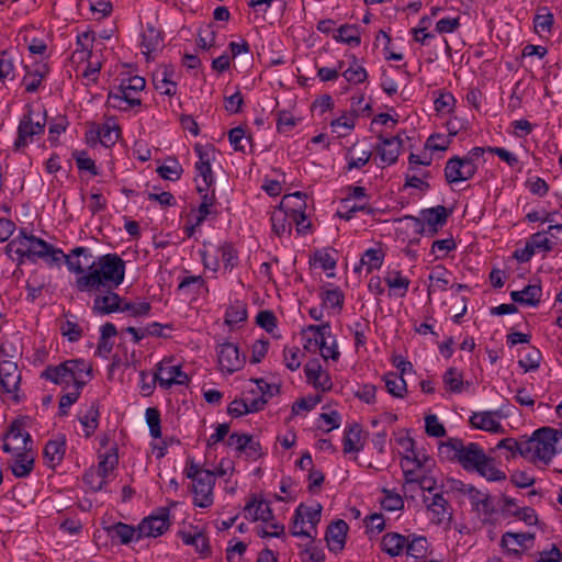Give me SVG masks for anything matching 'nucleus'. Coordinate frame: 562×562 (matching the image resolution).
<instances>
[{"label": "nucleus", "mask_w": 562, "mask_h": 562, "mask_svg": "<svg viewBox=\"0 0 562 562\" xmlns=\"http://www.w3.org/2000/svg\"><path fill=\"white\" fill-rule=\"evenodd\" d=\"M400 464L407 483H420L428 491L432 488L426 485V476L435 467V460L423 446L401 458Z\"/></svg>", "instance_id": "16"}, {"label": "nucleus", "mask_w": 562, "mask_h": 562, "mask_svg": "<svg viewBox=\"0 0 562 562\" xmlns=\"http://www.w3.org/2000/svg\"><path fill=\"white\" fill-rule=\"evenodd\" d=\"M45 115L42 111L26 110L18 126V137L14 147L22 149L35 140V137L44 133Z\"/></svg>", "instance_id": "17"}, {"label": "nucleus", "mask_w": 562, "mask_h": 562, "mask_svg": "<svg viewBox=\"0 0 562 562\" xmlns=\"http://www.w3.org/2000/svg\"><path fill=\"white\" fill-rule=\"evenodd\" d=\"M559 234H562V223L550 224L547 229L533 233L528 240L536 254H549L558 245Z\"/></svg>", "instance_id": "27"}, {"label": "nucleus", "mask_w": 562, "mask_h": 562, "mask_svg": "<svg viewBox=\"0 0 562 562\" xmlns=\"http://www.w3.org/2000/svg\"><path fill=\"white\" fill-rule=\"evenodd\" d=\"M11 471L15 477H27L34 469V453L32 450L21 453H11Z\"/></svg>", "instance_id": "56"}, {"label": "nucleus", "mask_w": 562, "mask_h": 562, "mask_svg": "<svg viewBox=\"0 0 562 562\" xmlns=\"http://www.w3.org/2000/svg\"><path fill=\"white\" fill-rule=\"evenodd\" d=\"M169 528V514L162 509L158 514L144 518L138 525V535L145 537H159Z\"/></svg>", "instance_id": "35"}, {"label": "nucleus", "mask_w": 562, "mask_h": 562, "mask_svg": "<svg viewBox=\"0 0 562 562\" xmlns=\"http://www.w3.org/2000/svg\"><path fill=\"white\" fill-rule=\"evenodd\" d=\"M121 135V128L117 121L108 117L101 124H93L86 132V139L89 144L101 143L105 147L113 146Z\"/></svg>", "instance_id": "24"}, {"label": "nucleus", "mask_w": 562, "mask_h": 562, "mask_svg": "<svg viewBox=\"0 0 562 562\" xmlns=\"http://www.w3.org/2000/svg\"><path fill=\"white\" fill-rule=\"evenodd\" d=\"M271 515H273V512L270 507V504L262 497L256 495L250 497L244 507L245 519L252 522L266 520L270 518Z\"/></svg>", "instance_id": "47"}, {"label": "nucleus", "mask_w": 562, "mask_h": 562, "mask_svg": "<svg viewBox=\"0 0 562 562\" xmlns=\"http://www.w3.org/2000/svg\"><path fill=\"white\" fill-rule=\"evenodd\" d=\"M403 142L398 136L383 137L376 147V157L382 167L394 165L401 154Z\"/></svg>", "instance_id": "36"}, {"label": "nucleus", "mask_w": 562, "mask_h": 562, "mask_svg": "<svg viewBox=\"0 0 562 562\" xmlns=\"http://www.w3.org/2000/svg\"><path fill=\"white\" fill-rule=\"evenodd\" d=\"M407 546V537L397 532H387L381 539V549L391 558L400 557Z\"/></svg>", "instance_id": "60"}, {"label": "nucleus", "mask_w": 562, "mask_h": 562, "mask_svg": "<svg viewBox=\"0 0 562 562\" xmlns=\"http://www.w3.org/2000/svg\"><path fill=\"white\" fill-rule=\"evenodd\" d=\"M23 70L21 86L25 92L34 94L45 89V81L50 72L47 60L42 58L26 61L23 65Z\"/></svg>", "instance_id": "18"}, {"label": "nucleus", "mask_w": 562, "mask_h": 562, "mask_svg": "<svg viewBox=\"0 0 562 562\" xmlns=\"http://www.w3.org/2000/svg\"><path fill=\"white\" fill-rule=\"evenodd\" d=\"M155 381L161 389L168 390L172 386H186L190 383V375L183 371L180 363L171 359H164L158 364L155 373Z\"/></svg>", "instance_id": "21"}, {"label": "nucleus", "mask_w": 562, "mask_h": 562, "mask_svg": "<svg viewBox=\"0 0 562 562\" xmlns=\"http://www.w3.org/2000/svg\"><path fill=\"white\" fill-rule=\"evenodd\" d=\"M123 303V299L114 293V292H106L104 294L95 296L93 301V310L98 314H111V313H121V306Z\"/></svg>", "instance_id": "58"}, {"label": "nucleus", "mask_w": 562, "mask_h": 562, "mask_svg": "<svg viewBox=\"0 0 562 562\" xmlns=\"http://www.w3.org/2000/svg\"><path fill=\"white\" fill-rule=\"evenodd\" d=\"M146 81L142 76L125 72L121 74L117 83L114 85L108 94L109 106L119 111H131L142 105V97Z\"/></svg>", "instance_id": "7"}, {"label": "nucleus", "mask_w": 562, "mask_h": 562, "mask_svg": "<svg viewBox=\"0 0 562 562\" xmlns=\"http://www.w3.org/2000/svg\"><path fill=\"white\" fill-rule=\"evenodd\" d=\"M441 450L457 460L464 470L476 472L487 481L499 482L506 479L505 472L496 467L494 460L476 442L465 443L461 439L450 438L441 445Z\"/></svg>", "instance_id": "1"}, {"label": "nucleus", "mask_w": 562, "mask_h": 562, "mask_svg": "<svg viewBox=\"0 0 562 562\" xmlns=\"http://www.w3.org/2000/svg\"><path fill=\"white\" fill-rule=\"evenodd\" d=\"M119 464V452L116 446H111L99 452L98 464L91 467L83 475V482L92 492L106 488L108 484L115 477Z\"/></svg>", "instance_id": "12"}, {"label": "nucleus", "mask_w": 562, "mask_h": 562, "mask_svg": "<svg viewBox=\"0 0 562 562\" xmlns=\"http://www.w3.org/2000/svg\"><path fill=\"white\" fill-rule=\"evenodd\" d=\"M301 342L306 352H318L324 360L337 361L340 352L336 337L328 322L319 325H307L301 329Z\"/></svg>", "instance_id": "9"}, {"label": "nucleus", "mask_w": 562, "mask_h": 562, "mask_svg": "<svg viewBox=\"0 0 562 562\" xmlns=\"http://www.w3.org/2000/svg\"><path fill=\"white\" fill-rule=\"evenodd\" d=\"M385 258V251L380 245L370 247L363 251L360 261L355 266V272L361 273L363 270L366 273H371L375 270H380L383 266Z\"/></svg>", "instance_id": "42"}, {"label": "nucleus", "mask_w": 562, "mask_h": 562, "mask_svg": "<svg viewBox=\"0 0 562 562\" xmlns=\"http://www.w3.org/2000/svg\"><path fill=\"white\" fill-rule=\"evenodd\" d=\"M442 12L439 7H432L429 14L424 15L419 19L416 27L412 29V35L416 43L420 45H427L431 40L435 38V33L429 31V27L434 24V20Z\"/></svg>", "instance_id": "45"}, {"label": "nucleus", "mask_w": 562, "mask_h": 562, "mask_svg": "<svg viewBox=\"0 0 562 562\" xmlns=\"http://www.w3.org/2000/svg\"><path fill=\"white\" fill-rule=\"evenodd\" d=\"M63 259H65L69 272L75 273L77 278H81L87 274V270L90 269L95 258L88 248L77 247L70 254H64Z\"/></svg>", "instance_id": "33"}, {"label": "nucleus", "mask_w": 562, "mask_h": 562, "mask_svg": "<svg viewBox=\"0 0 562 562\" xmlns=\"http://www.w3.org/2000/svg\"><path fill=\"white\" fill-rule=\"evenodd\" d=\"M173 71L168 67L158 68L153 74L155 89L164 95H175L177 93V82L173 80Z\"/></svg>", "instance_id": "51"}, {"label": "nucleus", "mask_w": 562, "mask_h": 562, "mask_svg": "<svg viewBox=\"0 0 562 562\" xmlns=\"http://www.w3.org/2000/svg\"><path fill=\"white\" fill-rule=\"evenodd\" d=\"M338 254L335 249L326 247L317 249L310 257V265L314 269H321L328 278L335 276Z\"/></svg>", "instance_id": "40"}, {"label": "nucleus", "mask_w": 562, "mask_h": 562, "mask_svg": "<svg viewBox=\"0 0 562 562\" xmlns=\"http://www.w3.org/2000/svg\"><path fill=\"white\" fill-rule=\"evenodd\" d=\"M348 530V524L342 519H337L327 527L325 540L330 552L339 553L344 550Z\"/></svg>", "instance_id": "38"}, {"label": "nucleus", "mask_w": 562, "mask_h": 562, "mask_svg": "<svg viewBox=\"0 0 562 562\" xmlns=\"http://www.w3.org/2000/svg\"><path fill=\"white\" fill-rule=\"evenodd\" d=\"M387 393L394 398L403 400L408 393L407 383L397 372L389 371L382 376Z\"/></svg>", "instance_id": "59"}, {"label": "nucleus", "mask_w": 562, "mask_h": 562, "mask_svg": "<svg viewBox=\"0 0 562 562\" xmlns=\"http://www.w3.org/2000/svg\"><path fill=\"white\" fill-rule=\"evenodd\" d=\"M454 288L452 282V272L445 266H435L428 276L427 293L428 295L436 294L438 292H446L449 289Z\"/></svg>", "instance_id": "39"}, {"label": "nucleus", "mask_w": 562, "mask_h": 562, "mask_svg": "<svg viewBox=\"0 0 562 562\" xmlns=\"http://www.w3.org/2000/svg\"><path fill=\"white\" fill-rule=\"evenodd\" d=\"M307 195L302 192L285 194L270 215L272 232L279 236H290L292 226L300 235L311 233L312 223L306 214Z\"/></svg>", "instance_id": "2"}, {"label": "nucleus", "mask_w": 562, "mask_h": 562, "mask_svg": "<svg viewBox=\"0 0 562 562\" xmlns=\"http://www.w3.org/2000/svg\"><path fill=\"white\" fill-rule=\"evenodd\" d=\"M484 147H473L463 157L453 156L445 166V177L448 183H461L474 177L479 167L484 164Z\"/></svg>", "instance_id": "14"}, {"label": "nucleus", "mask_w": 562, "mask_h": 562, "mask_svg": "<svg viewBox=\"0 0 562 562\" xmlns=\"http://www.w3.org/2000/svg\"><path fill=\"white\" fill-rule=\"evenodd\" d=\"M260 411H262V402L255 401L249 393H247V390H245L240 396L234 398L227 407L228 415L234 418L258 413Z\"/></svg>", "instance_id": "41"}, {"label": "nucleus", "mask_w": 562, "mask_h": 562, "mask_svg": "<svg viewBox=\"0 0 562 562\" xmlns=\"http://www.w3.org/2000/svg\"><path fill=\"white\" fill-rule=\"evenodd\" d=\"M250 383H252L255 387L247 389V393H249L255 401L262 402V409L271 398L280 393V384L269 382L263 378L250 379Z\"/></svg>", "instance_id": "43"}, {"label": "nucleus", "mask_w": 562, "mask_h": 562, "mask_svg": "<svg viewBox=\"0 0 562 562\" xmlns=\"http://www.w3.org/2000/svg\"><path fill=\"white\" fill-rule=\"evenodd\" d=\"M94 34L92 32L79 33L76 49L70 58L77 78H80L86 86L98 81L101 69L100 58L92 52Z\"/></svg>", "instance_id": "6"}, {"label": "nucleus", "mask_w": 562, "mask_h": 562, "mask_svg": "<svg viewBox=\"0 0 562 562\" xmlns=\"http://www.w3.org/2000/svg\"><path fill=\"white\" fill-rule=\"evenodd\" d=\"M178 536L186 546L194 548L201 557L209 554V540L199 526L184 525L179 529Z\"/></svg>", "instance_id": "34"}, {"label": "nucleus", "mask_w": 562, "mask_h": 562, "mask_svg": "<svg viewBox=\"0 0 562 562\" xmlns=\"http://www.w3.org/2000/svg\"><path fill=\"white\" fill-rule=\"evenodd\" d=\"M533 541V533L507 531L502 536L501 546L508 554L518 555L530 548Z\"/></svg>", "instance_id": "37"}, {"label": "nucleus", "mask_w": 562, "mask_h": 562, "mask_svg": "<svg viewBox=\"0 0 562 562\" xmlns=\"http://www.w3.org/2000/svg\"><path fill=\"white\" fill-rule=\"evenodd\" d=\"M448 212L442 205L420 211L418 217H414L415 231L426 236H434L447 223Z\"/></svg>", "instance_id": "22"}, {"label": "nucleus", "mask_w": 562, "mask_h": 562, "mask_svg": "<svg viewBox=\"0 0 562 562\" xmlns=\"http://www.w3.org/2000/svg\"><path fill=\"white\" fill-rule=\"evenodd\" d=\"M507 417L501 409L474 412L470 416V424L473 428L491 434H504L505 428L502 420Z\"/></svg>", "instance_id": "26"}, {"label": "nucleus", "mask_w": 562, "mask_h": 562, "mask_svg": "<svg viewBox=\"0 0 562 562\" xmlns=\"http://www.w3.org/2000/svg\"><path fill=\"white\" fill-rule=\"evenodd\" d=\"M21 373L15 362L10 360L0 361V385L8 400L16 401L20 387Z\"/></svg>", "instance_id": "28"}, {"label": "nucleus", "mask_w": 562, "mask_h": 562, "mask_svg": "<svg viewBox=\"0 0 562 562\" xmlns=\"http://www.w3.org/2000/svg\"><path fill=\"white\" fill-rule=\"evenodd\" d=\"M542 286L540 282H533L524 289L510 292L513 302L527 307H537L542 300Z\"/></svg>", "instance_id": "46"}, {"label": "nucleus", "mask_w": 562, "mask_h": 562, "mask_svg": "<svg viewBox=\"0 0 562 562\" xmlns=\"http://www.w3.org/2000/svg\"><path fill=\"white\" fill-rule=\"evenodd\" d=\"M334 40L337 43L345 44L351 48H356L361 44V32L359 26L355 24H344L338 26L335 32Z\"/></svg>", "instance_id": "62"}, {"label": "nucleus", "mask_w": 562, "mask_h": 562, "mask_svg": "<svg viewBox=\"0 0 562 562\" xmlns=\"http://www.w3.org/2000/svg\"><path fill=\"white\" fill-rule=\"evenodd\" d=\"M429 543L424 536L409 535L404 552L411 562H422L428 554Z\"/></svg>", "instance_id": "54"}, {"label": "nucleus", "mask_w": 562, "mask_h": 562, "mask_svg": "<svg viewBox=\"0 0 562 562\" xmlns=\"http://www.w3.org/2000/svg\"><path fill=\"white\" fill-rule=\"evenodd\" d=\"M318 297L324 308H326L327 316H337L342 312L345 305V293L339 286L333 283L322 285Z\"/></svg>", "instance_id": "32"}, {"label": "nucleus", "mask_w": 562, "mask_h": 562, "mask_svg": "<svg viewBox=\"0 0 562 562\" xmlns=\"http://www.w3.org/2000/svg\"><path fill=\"white\" fill-rule=\"evenodd\" d=\"M125 278V261L116 254L99 256L87 270V274L76 278L80 292L92 293L104 288H117Z\"/></svg>", "instance_id": "3"}, {"label": "nucleus", "mask_w": 562, "mask_h": 562, "mask_svg": "<svg viewBox=\"0 0 562 562\" xmlns=\"http://www.w3.org/2000/svg\"><path fill=\"white\" fill-rule=\"evenodd\" d=\"M151 305L145 299H135L127 300L123 299V303L121 306V313H125L126 315L134 318H144L150 315Z\"/></svg>", "instance_id": "63"}, {"label": "nucleus", "mask_w": 562, "mask_h": 562, "mask_svg": "<svg viewBox=\"0 0 562 562\" xmlns=\"http://www.w3.org/2000/svg\"><path fill=\"white\" fill-rule=\"evenodd\" d=\"M42 376L64 389L83 387L91 379V366L80 359L67 360L58 366L48 367Z\"/></svg>", "instance_id": "10"}, {"label": "nucleus", "mask_w": 562, "mask_h": 562, "mask_svg": "<svg viewBox=\"0 0 562 562\" xmlns=\"http://www.w3.org/2000/svg\"><path fill=\"white\" fill-rule=\"evenodd\" d=\"M31 442V436L26 431L25 422L23 419H15L3 436L2 450L9 454L21 453L32 450L30 447Z\"/></svg>", "instance_id": "23"}, {"label": "nucleus", "mask_w": 562, "mask_h": 562, "mask_svg": "<svg viewBox=\"0 0 562 562\" xmlns=\"http://www.w3.org/2000/svg\"><path fill=\"white\" fill-rule=\"evenodd\" d=\"M227 445L250 460H258L265 451L258 440L247 434L234 432L227 439Z\"/></svg>", "instance_id": "30"}, {"label": "nucleus", "mask_w": 562, "mask_h": 562, "mask_svg": "<svg viewBox=\"0 0 562 562\" xmlns=\"http://www.w3.org/2000/svg\"><path fill=\"white\" fill-rule=\"evenodd\" d=\"M372 156L371 147L367 144H356L346 154L347 167L349 170L361 169Z\"/></svg>", "instance_id": "57"}, {"label": "nucleus", "mask_w": 562, "mask_h": 562, "mask_svg": "<svg viewBox=\"0 0 562 562\" xmlns=\"http://www.w3.org/2000/svg\"><path fill=\"white\" fill-rule=\"evenodd\" d=\"M369 211V195L363 187L349 186L346 196L339 202L337 215L350 220L358 212Z\"/></svg>", "instance_id": "19"}, {"label": "nucleus", "mask_w": 562, "mask_h": 562, "mask_svg": "<svg viewBox=\"0 0 562 562\" xmlns=\"http://www.w3.org/2000/svg\"><path fill=\"white\" fill-rule=\"evenodd\" d=\"M199 255L204 270L214 274H231L240 265L239 250L231 241L203 243Z\"/></svg>", "instance_id": "8"}, {"label": "nucleus", "mask_w": 562, "mask_h": 562, "mask_svg": "<svg viewBox=\"0 0 562 562\" xmlns=\"http://www.w3.org/2000/svg\"><path fill=\"white\" fill-rule=\"evenodd\" d=\"M368 432L360 424L347 425L342 434V452L349 459L357 460L368 442Z\"/></svg>", "instance_id": "25"}, {"label": "nucleus", "mask_w": 562, "mask_h": 562, "mask_svg": "<svg viewBox=\"0 0 562 562\" xmlns=\"http://www.w3.org/2000/svg\"><path fill=\"white\" fill-rule=\"evenodd\" d=\"M184 473L191 480V493L193 505L200 508H209L214 503L215 479L212 471L201 468L193 461H188Z\"/></svg>", "instance_id": "13"}, {"label": "nucleus", "mask_w": 562, "mask_h": 562, "mask_svg": "<svg viewBox=\"0 0 562 562\" xmlns=\"http://www.w3.org/2000/svg\"><path fill=\"white\" fill-rule=\"evenodd\" d=\"M306 382L317 392H328L333 387L330 374L325 370L318 360L313 359L304 366Z\"/></svg>", "instance_id": "31"}, {"label": "nucleus", "mask_w": 562, "mask_h": 562, "mask_svg": "<svg viewBox=\"0 0 562 562\" xmlns=\"http://www.w3.org/2000/svg\"><path fill=\"white\" fill-rule=\"evenodd\" d=\"M196 157L194 162V182L198 192H211L215 187L213 165L217 159V150L211 144L196 143L193 146Z\"/></svg>", "instance_id": "15"}, {"label": "nucleus", "mask_w": 562, "mask_h": 562, "mask_svg": "<svg viewBox=\"0 0 562 562\" xmlns=\"http://www.w3.org/2000/svg\"><path fill=\"white\" fill-rule=\"evenodd\" d=\"M139 48L147 60L154 59L164 47L161 31L147 23L139 33Z\"/></svg>", "instance_id": "29"}, {"label": "nucleus", "mask_w": 562, "mask_h": 562, "mask_svg": "<svg viewBox=\"0 0 562 562\" xmlns=\"http://www.w3.org/2000/svg\"><path fill=\"white\" fill-rule=\"evenodd\" d=\"M528 461L536 465H549L562 453V428L541 427L528 438Z\"/></svg>", "instance_id": "5"}, {"label": "nucleus", "mask_w": 562, "mask_h": 562, "mask_svg": "<svg viewBox=\"0 0 562 562\" xmlns=\"http://www.w3.org/2000/svg\"><path fill=\"white\" fill-rule=\"evenodd\" d=\"M383 280L389 289V296L400 299L406 296L411 285V280L408 277L403 274L402 271L397 269H387L384 272Z\"/></svg>", "instance_id": "44"}, {"label": "nucleus", "mask_w": 562, "mask_h": 562, "mask_svg": "<svg viewBox=\"0 0 562 562\" xmlns=\"http://www.w3.org/2000/svg\"><path fill=\"white\" fill-rule=\"evenodd\" d=\"M442 385L446 393L461 394L469 389L470 382L464 380L461 370L456 367H449L442 373Z\"/></svg>", "instance_id": "49"}, {"label": "nucleus", "mask_w": 562, "mask_h": 562, "mask_svg": "<svg viewBox=\"0 0 562 562\" xmlns=\"http://www.w3.org/2000/svg\"><path fill=\"white\" fill-rule=\"evenodd\" d=\"M44 459L49 468H56L61 463L66 453V438L57 436L48 440L44 447Z\"/></svg>", "instance_id": "50"}, {"label": "nucleus", "mask_w": 562, "mask_h": 562, "mask_svg": "<svg viewBox=\"0 0 562 562\" xmlns=\"http://www.w3.org/2000/svg\"><path fill=\"white\" fill-rule=\"evenodd\" d=\"M427 510L430 515V521L435 525H441L442 522L451 518V512L447 499L441 494H435L427 503Z\"/></svg>", "instance_id": "52"}, {"label": "nucleus", "mask_w": 562, "mask_h": 562, "mask_svg": "<svg viewBox=\"0 0 562 562\" xmlns=\"http://www.w3.org/2000/svg\"><path fill=\"white\" fill-rule=\"evenodd\" d=\"M323 506L317 501L300 503L290 520V533L295 538L314 540L318 533Z\"/></svg>", "instance_id": "11"}, {"label": "nucleus", "mask_w": 562, "mask_h": 562, "mask_svg": "<svg viewBox=\"0 0 562 562\" xmlns=\"http://www.w3.org/2000/svg\"><path fill=\"white\" fill-rule=\"evenodd\" d=\"M7 255L18 263L43 260L48 266L58 265L64 257L61 249L47 241L25 233H20L5 246Z\"/></svg>", "instance_id": "4"}, {"label": "nucleus", "mask_w": 562, "mask_h": 562, "mask_svg": "<svg viewBox=\"0 0 562 562\" xmlns=\"http://www.w3.org/2000/svg\"><path fill=\"white\" fill-rule=\"evenodd\" d=\"M256 533L260 538H284L285 537V527L283 524L278 521L274 515H271L270 518L266 520H261L257 522Z\"/></svg>", "instance_id": "64"}, {"label": "nucleus", "mask_w": 562, "mask_h": 562, "mask_svg": "<svg viewBox=\"0 0 562 562\" xmlns=\"http://www.w3.org/2000/svg\"><path fill=\"white\" fill-rule=\"evenodd\" d=\"M217 368L223 375H232L240 371L246 358L239 347L231 341H224L216 347Z\"/></svg>", "instance_id": "20"}, {"label": "nucleus", "mask_w": 562, "mask_h": 562, "mask_svg": "<svg viewBox=\"0 0 562 562\" xmlns=\"http://www.w3.org/2000/svg\"><path fill=\"white\" fill-rule=\"evenodd\" d=\"M430 171L424 167L407 166L405 172V189H414L418 192H425L429 189Z\"/></svg>", "instance_id": "48"}, {"label": "nucleus", "mask_w": 562, "mask_h": 562, "mask_svg": "<svg viewBox=\"0 0 562 562\" xmlns=\"http://www.w3.org/2000/svg\"><path fill=\"white\" fill-rule=\"evenodd\" d=\"M106 531L112 539H119L122 544H128L140 539L138 526L133 527L127 524L117 522L108 527Z\"/></svg>", "instance_id": "61"}, {"label": "nucleus", "mask_w": 562, "mask_h": 562, "mask_svg": "<svg viewBox=\"0 0 562 562\" xmlns=\"http://www.w3.org/2000/svg\"><path fill=\"white\" fill-rule=\"evenodd\" d=\"M348 57L350 59L349 65L340 70V75L352 86L364 83L369 75L362 61L353 54L348 55Z\"/></svg>", "instance_id": "53"}, {"label": "nucleus", "mask_w": 562, "mask_h": 562, "mask_svg": "<svg viewBox=\"0 0 562 562\" xmlns=\"http://www.w3.org/2000/svg\"><path fill=\"white\" fill-rule=\"evenodd\" d=\"M554 25V15L548 7H540L536 11L532 20L533 32L542 37L548 38L552 34Z\"/></svg>", "instance_id": "55"}]
</instances>
